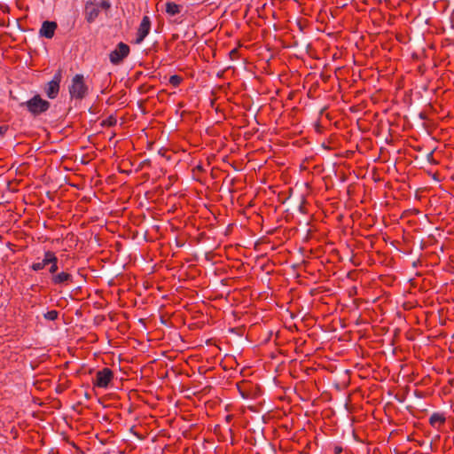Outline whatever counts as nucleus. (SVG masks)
I'll return each instance as SVG.
<instances>
[{"mask_svg":"<svg viewBox=\"0 0 454 454\" xmlns=\"http://www.w3.org/2000/svg\"><path fill=\"white\" fill-rule=\"evenodd\" d=\"M71 98L82 100L89 94V86L85 82L83 74H76L71 80L68 87Z\"/></svg>","mask_w":454,"mask_h":454,"instance_id":"f257e3e1","label":"nucleus"},{"mask_svg":"<svg viewBox=\"0 0 454 454\" xmlns=\"http://www.w3.org/2000/svg\"><path fill=\"white\" fill-rule=\"evenodd\" d=\"M20 106L21 107H26L33 116H38L47 112L51 104L49 101L42 98L39 94H36L29 100L20 103Z\"/></svg>","mask_w":454,"mask_h":454,"instance_id":"f03ea898","label":"nucleus"},{"mask_svg":"<svg viewBox=\"0 0 454 454\" xmlns=\"http://www.w3.org/2000/svg\"><path fill=\"white\" fill-rule=\"evenodd\" d=\"M62 81V70L59 69L53 75L51 81L47 82L44 87V92L50 99L58 97L60 90V82Z\"/></svg>","mask_w":454,"mask_h":454,"instance_id":"7ed1b4c3","label":"nucleus"},{"mask_svg":"<svg viewBox=\"0 0 454 454\" xmlns=\"http://www.w3.org/2000/svg\"><path fill=\"white\" fill-rule=\"evenodd\" d=\"M113 379V371L108 367H105L96 372L93 386L95 387L107 388Z\"/></svg>","mask_w":454,"mask_h":454,"instance_id":"20e7f679","label":"nucleus"},{"mask_svg":"<svg viewBox=\"0 0 454 454\" xmlns=\"http://www.w3.org/2000/svg\"><path fill=\"white\" fill-rule=\"evenodd\" d=\"M130 51L128 44L121 42L117 44L116 48L109 54L110 62L113 65H120L126 59Z\"/></svg>","mask_w":454,"mask_h":454,"instance_id":"39448f33","label":"nucleus"},{"mask_svg":"<svg viewBox=\"0 0 454 454\" xmlns=\"http://www.w3.org/2000/svg\"><path fill=\"white\" fill-rule=\"evenodd\" d=\"M51 283L55 286H68L74 283V276L68 271L57 272L51 278Z\"/></svg>","mask_w":454,"mask_h":454,"instance_id":"423d86ee","label":"nucleus"},{"mask_svg":"<svg viewBox=\"0 0 454 454\" xmlns=\"http://www.w3.org/2000/svg\"><path fill=\"white\" fill-rule=\"evenodd\" d=\"M99 12V6L97 3L89 1L85 4L84 16L88 23L94 22L98 17Z\"/></svg>","mask_w":454,"mask_h":454,"instance_id":"0eeeda50","label":"nucleus"},{"mask_svg":"<svg viewBox=\"0 0 454 454\" xmlns=\"http://www.w3.org/2000/svg\"><path fill=\"white\" fill-rule=\"evenodd\" d=\"M151 29V20L148 16H144L137 33L136 43H141L147 36Z\"/></svg>","mask_w":454,"mask_h":454,"instance_id":"6e6552de","label":"nucleus"},{"mask_svg":"<svg viewBox=\"0 0 454 454\" xmlns=\"http://www.w3.org/2000/svg\"><path fill=\"white\" fill-rule=\"evenodd\" d=\"M57 27L58 26L55 21H43L40 28L39 34L41 36L51 39L54 36Z\"/></svg>","mask_w":454,"mask_h":454,"instance_id":"1a4fd4ad","label":"nucleus"},{"mask_svg":"<svg viewBox=\"0 0 454 454\" xmlns=\"http://www.w3.org/2000/svg\"><path fill=\"white\" fill-rule=\"evenodd\" d=\"M59 259L56 256L55 253L48 250L47 251V265H50L49 272L51 274V278L55 275L59 270Z\"/></svg>","mask_w":454,"mask_h":454,"instance_id":"9d476101","label":"nucleus"},{"mask_svg":"<svg viewBox=\"0 0 454 454\" xmlns=\"http://www.w3.org/2000/svg\"><path fill=\"white\" fill-rule=\"evenodd\" d=\"M446 422V417L443 413L434 412L429 418V424L431 427L439 429Z\"/></svg>","mask_w":454,"mask_h":454,"instance_id":"9b49d317","label":"nucleus"},{"mask_svg":"<svg viewBox=\"0 0 454 454\" xmlns=\"http://www.w3.org/2000/svg\"><path fill=\"white\" fill-rule=\"evenodd\" d=\"M237 388L243 398H248L251 395V382L247 380L239 381L236 384Z\"/></svg>","mask_w":454,"mask_h":454,"instance_id":"f8f14e48","label":"nucleus"},{"mask_svg":"<svg viewBox=\"0 0 454 454\" xmlns=\"http://www.w3.org/2000/svg\"><path fill=\"white\" fill-rule=\"evenodd\" d=\"M182 6L174 2H168L166 4V12L170 16H175L181 12Z\"/></svg>","mask_w":454,"mask_h":454,"instance_id":"ddd939ff","label":"nucleus"},{"mask_svg":"<svg viewBox=\"0 0 454 454\" xmlns=\"http://www.w3.org/2000/svg\"><path fill=\"white\" fill-rule=\"evenodd\" d=\"M47 266V251L44 252L43 259L42 262H34L31 264L30 269L34 271H39Z\"/></svg>","mask_w":454,"mask_h":454,"instance_id":"4468645a","label":"nucleus"},{"mask_svg":"<svg viewBox=\"0 0 454 454\" xmlns=\"http://www.w3.org/2000/svg\"><path fill=\"white\" fill-rule=\"evenodd\" d=\"M184 81L183 77L178 75V74H173L169 77V83L173 86V87H178L182 82Z\"/></svg>","mask_w":454,"mask_h":454,"instance_id":"2eb2a0df","label":"nucleus"},{"mask_svg":"<svg viewBox=\"0 0 454 454\" xmlns=\"http://www.w3.org/2000/svg\"><path fill=\"white\" fill-rule=\"evenodd\" d=\"M116 123H117V119L114 116L110 115L106 120L102 121L101 125L104 127H114L116 125Z\"/></svg>","mask_w":454,"mask_h":454,"instance_id":"dca6fc26","label":"nucleus"},{"mask_svg":"<svg viewBox=\"0 0 454 454\" xmlns=\"http://www.w3.org/2000/svg\"><path fill=\"white\" fill-rule=\"evenodd\" d=\"M43 317L47 320L54 321L59 317V311L55 310V309L50 310V311L46 312L43 315Z\"/></svg>","mask_w":454,"mask_h":454,"instance_id":"f3484780","label":"nucleus"},{"mask_svg":"<svg viewBox=\"0 0 454 454\" xmlns=\"http://www.w3.org/2000/svg\"><path fill=\"white\" fill-rule=\"evenodd\" d=\"M231 59L235 60L239 58V51L238 48H234L229 53Z\"/></svg>","mask_w":454,"mask_h":454,"instance_id":"a211bd4d","label":"nucleus"},{"mask_svg":"<svg viewBox=\"0 0 454 454\" xmlns=\"http://www.w3.org/2000/svg\"><path fill=\"white\" fill-rule=\"evenodd\" d=\"M99 6V9L108 10L110 8V3L108 1H101L99 4H98Z\"/></svg>","mask_w":454,"mask_h":454,"instance_id":"6ab92c4d","label":"nucleus"},{"mask_svg":"<svg viewBox=\"0 0 454 454\" xmlns=\"http://www.w3.org/2000/svg\"><path fill=\"white\" fill-rule=\"evenodd\" d=\"M427 159L429 162L433 163V164H437L438 162L434 159V153L433 152H430L427 155Z\"/></svg>","mask_w":454,"mask_h":454,"instance_id":"aec40b11","label":"nucleus"},{"mask_svg":"<svg viewBox=\"0 0 454 454\" xmlns=\"http://www.w3.org/2000/svg\"><path fill=\"white\" fill-rule=\"evenodd\" d=\"M342 451V447L336 445L333 448V454H340Z\"/></svg>","mask_w":454,"mask_h":454,"instance_id":"412c9836","label":"nucleus"},{"mask_svg":"<svg viewBox=\"0 0 454 454\" xmlns=\"http://www.w3.org/2000/svg\"><path fill=\"white\" fill-rule=\"evenodd\" d=\"M6 129H7L6 127L1 126L0 127V136H3L5 133Z\"/></svg>","mask_w":454,"mask_h":454,"instance_id":"4be33fe9","label":"nucleus"},{"mask_svg":"<svg viewBox=\"0 0 454 454\" xmlns=\"http://www.w3.org/2000/svg\"><path fill=\"white\" fill-rule=\"evenodd\" d=\"M195 170H198V171H203V168L201 165H198L194 168L193 171Z\"/></svg>","mask_w":454,"mask_h":454,"instance_id":"5701e85b","label":"nucleus"},{"mask_svg":"<svg viewBox=\"0 0 454 454\" xmlns=\"http://www.w3.org/2000/svg\"><path fill=\"white\" fill-rule=\"evenodd\" d=\"M453 18H454V11L451 13V19L453 20Z\"/></svg>","mask_w":454,"mask_h":454,"instance_id":"b1692460","label":"nucleus"}]
</instances>
